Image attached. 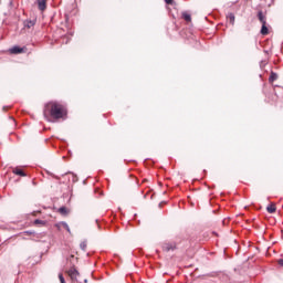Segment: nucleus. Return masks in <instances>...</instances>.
Segmentation results:
<instances>
[{
    "label": "nucleus",
    "instance_id": "obj_1",
    "mask_svg": "<svg viewBox=\"0 0 283 283\" xmlns=\"http://www.w3.org/2000/svg\"><path fill=\"white\" fill-rule=\"evenodd\" d=\"M43 114L46 120H51V118H53L54 120H59L60 118L65 117L67 111H65V106L56 102H51L45 104Z\"/></svg>",
    "mask_w": 283,
    "mask_h": 283
},
{
    "label": "nucleus",
    "instance_id": "obj_2",
    "mask_svg": "<svg viewBox=\"0 0 283 283\" xmlns=\"http://www.w3.org/2000/svg\"><path fill=\"white\" fill-rule=\"evenodd\" d=\"M55 227L59 230L65 229L67 231V233H72V231L70 230V226L65 221H61V222L56 223Z\"/></svg>",
    "mask_w": 283,
    "mask_h": 283
},
{
    "label": "nucleus",
    "instance_id": "obj_3",
    "mask_svg": "<svg viewBox=\"0 0 283 283\" xmlns=\"http://www.w3.org/2000/svg\"><path fill=\"white\" fill-rule=\"evenodd\" d=\"M175 249H176L175 243H164L163 244V251L169 252V251H174Z\"/></svg>",
    "mask_w": 283,
    "mask_h": 283
},
{
    "label": "nucleus",
    "instance_id": "obj_4",
    "mask_svg": "<svg viewBox=\"0 0 283 283\" xmlns=\"http://www.w3.org/2000/svg\"><path fill=\"white\" fill-rule=\"evenodd\" d=\"M67 273H69V276L71 277V280H76V277H78V271L74 268L69 270Z\"/></svg>",
    "mask_w": 283,
    "mask_h": 283
},
{
    "label": "nucleus",
    "instance_id": "obj_5",
    "mask_svg": "<svg viewBox=\"0 0 283 283\" xmlns=\"http://www.w3.org/2000/svg\"><path fill=\"white\" fill-rule=\"evenodd\" d=\"M36 1H38L39 10H41V12H43L45 10V8H48V4H46L48 0H36Z\"/></svg>",
    "mask_w": 283,
    "mask_h": 283
},
{
    "label": "nucleus",
    "instance_id": "obj_6",
    "mask_svg": "<svg viewBox=\"0 0 283 283\" xmlns=\"http://www.w3.org/2000/svg\"><path fill=\"white\" fill-rule=\"evenodd\" d=\"M9 52L11 54H21L23 53V48H20V46H13L9 50Z\"/></svg>",
    "mask_w": 283,
    "mask_h": 283
},
{
    "label": "nucleus",
    "instance_id": "obj_7",
    "mask_svg": "<svg viewBox=\"0 0 283 283\" xmlns=\"http://www.w3.org/2000/svg\"><path fill=\"white\" fill-rule=\"evenodd\" d=\"M258 18H259V21H261L262 25H266V15H264L262 11H259Z\"/></svg>",
    "mask_w": 283,
    "mask_h": 283
},
{
    "label": "nucleus",
    "instance_id": "obj_8",
    "mask_svg": "<svg viewBox=\"0 0 283 283\" xmlns=\"http://www.w3.org/2000/svg\"><path fill=\"white\" fill-rule=\"evenodd\" d=\"M13 174H15V176L25 177V172L21 168H14Z\"/></svg>",
    "mask_w": 283,
    "mask_h": 283
},
{
    "label": "nucleus",
    "instance_id": "obj_9",
    "mask_svg": "<svg viewBox=\"0 0 283 283\" xmlns=\"http://www.w3.org/2000/svg\"><path fill=\"white\" fill-rule=\"evenodd\" d=\"M228 21L233 25L235 23V15L233 13H229L227 15Z\"/></svg>",
    "mask_w": 283,
    "mask_h": 283
},
{
    "label": "nucleus",
    "instance_id": "obj_10",
    "mask_svg": "<svg viewBox=\"0 0 283 283\" xmlns=\"http://www.w3.org/2000/svg\"><path fill=\"white\" fill-rule=\"evenodd\" d=\"M268 213H275L276 208L274 203H271L270 206L266 207Z\"/></svg>",
    "mask_w": 283,
    "mask_h": 283
},
{
    "label": "nucleus",
    "instance_id": "obj_11",
    "mask_svg": "<svg viewBox=\"0 0 283 283\" xmlns=\"http://www.w3.org/2000/svg\"><path fill=\"white\" fill-rule=\"evenodd\" d=\"M261 34H263V35L269 34V28H266V24H262Z\"/></svg>",
    "mask_w": 283,
    "mask_h": 283
},
{
    "label": "nucleus",
    "instance_id": "obj_12",
    "mask_svg": "<svg viewBox=\"0 0 283 283\" xmlns=\"http://www.w3.org/2000/svg\"><path fill=\"white\" fill-rule=\"evenodd\" d=\"M80 249H82V251H86L87 249V241H83L80 243Z\"/></svg>",
    "mask_w": 283,
    "mask_h": 283
},
{
    "label": "nucleus",
    "instance_id": "obj_13",
    "mask_svg": "<svg viewBox=\"0 0 283 283\" xmlns=\"http://www.w3.org/2000/svg\"><path fill=\"white\" fill-rule=\"evenodd\" d=\"M269 81L270 83H273V81H277V75L275 73H271Z\"/></svg>",
    "mask_w": 283,
    "mask_h": 283
},
{
    "label": "nucleus",
    "instance_id": "obj_14",
    "mask_svg": "<svg viewBox=\"0 0 283 283\" xmlns=\"http://www.w3.org/2000/svg\"><path fill=\"white\" fill-rule=\"evenodd\" d=\"M59 213H61L62 216H66V213H67V208L61 207V208L59 209Z\"/></svg>",
    "mask_w": 283,
    "mask_h": 283
},
{
    "label": "nucleus",
    "instance_id": "obj_15",
    "mask_svg": "<svg viewBox=\"0 0 283 283\" xmlns=\"http://www.w3.org/2000/svg\"><path fill=\"white\" fill-rule=\"evenodd\" d=\"M182 17L185 21H191V15L189 13H184Z\"/></svg>",
    "mask_w": 283,
    "mask_h": 283
},
{
    "label": "nucleus",
    "instance_id": "obj_16",
    "mask_svg": "<svg viewBox=\"0 0 283 283\" xmlns=\"http://www.w3.org/2000/svg\"><path fill=\"white\" fill-rule=\"evenodd\" d=\"M25 28H34V21H28Z\"/></svg>",
    "mask_w": 283,
    "mask_h": 283
},
{
    "label": "nucleus",
    "instance_id": "obj_17",
    "mask_svg": "<svg viewBox=\"0 0 283 283\" xmlns=\"http://www.w3.org/2000/svg\"><path fill=\"white\" fill-rule=\"evenodd\" d=\"M59 280L61 283H65V277H63V274H59Z\"/></svg>",
    "mask_w": 283,
    "mask_h": 283
},
{
    "label": "nucleus",
    "instance_id": "obj_18",
    "mask_svg": "<svg viewBox=\"0 0 283 283\" xmlns=\"http://www.w3.org/2000/svg\"><path fill=\"white\" fill-rule=\"evenodd\" d=\"M34 224H45V222H43L42 220L38 219V220L34 221Z\"/></svg>",
    "mask_w": 283,
    "mask_h": 283
},
{
    "label": "nucleus",
    "instance_id": "obj_19",
    "mask_svg": "<svg viewBox=\"0 0 283 283\" xmlns=\"http://www.w3.org/2000/svg\"><path fill=\"white\" fill-rule=\"evenodd\" d=\"M165 3H167V6H171V3H174V0H165Z\"/></svg>",
    "mask_w": 283,
    "mask_h": 283
},
{
    "label": "nucleus",
    "instance_id": "obj_20",
    "mask_svg": "<svg viewBox=\"0 0 283 283\" xmlns=\"http://www.w3.org/2000/svg\"><path fill=\"white\" fill-rule=\"evenodd\" d=\"M280 266H283V259L279 260Z\"/></svg>",
    "mask_w": 283,
    "mask_h": 283
}]
</instances>
